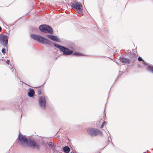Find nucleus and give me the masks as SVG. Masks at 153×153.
Instances as JSON below:
<instances>
[{
	"mask_svg": "<svg viewBox=\"0 0 153 153\" xmlns=\"http://www.w3.org/2000/svg\"><path fill=\"white\" fill-rule=\"evenodd\" d=\"M104 112H105V107L104 108Z\"/></svg>",
	"mask_w": 153,
	"mask_h": 153,
	"instance_id": "5701e85b",
	"label": "nucleus"
},
{
	"mask_svg": "<svg viewBox=\"0 0 153 153\" xmlns=\"http://www.w3.org/2000/svg\"><path fill=\"white\" fill-rule=\"evenodd\" d=\"M31 38L42 44H46L50 45L51 43V41L49 39L35 34H32L31 35Z\"/></svg>",
	"mask_w": 153,
	"mask_h": 153,
	"instance_id": "7ed1b4c3",
	"label": "nucleus"
},
{
	"mask_svg": "<svg viewBox=\"0 0 153 153\" xmlns=\"http://www.w3.org/2000/svg\"><path fill=\"white\" fill-rule=\"evenodd\" d=\"M147 70L148 71L152 72L153 73V66H149L147 67Z\"/></svg>",
	"mask_w": 153,
	"mask_h": 153,
	"instance_id": "ddd939ff",
	"label": "nucleus"
},
{
	"mask_svg": "<svg viewBox=\"0 0 153 153\" xmlns=\"http://www.w3.org/2000/svg\"><path fill=\"white\" fill-rule=\"evenodd\" d=\"M119 59L122 63L128 64L129 63V61L128 59L124 57H120Z\"/></svg>",
	"mask_w": 153,
	"mask_h": 153,
	"instance_id": "9d476101",
	"label": "nucleus"
},
{
	"mask_svg": "<svg viewBox=\"0 0 153 153\" xmlns=\"http://www.w3.org/2000/svg\"><path fill=\"white\" fill-rule=\"evenodd\" d=\"M48 145L51 147H54L56 146V145L52 143L51 142H50L48 143Z\"/></svg>",
	"mask_w": 153,
	"mask_h": 153,
	"instance_id": "4468645a",
	"label": "nucleus"
},
{
	"mask_svg": "<svg viewBox=\"0 0 153 153\" xmlns=\"http://www.w3.org/2000/svg\"><path fill=\"white\" fill-rule=\"evenodd\" d=\"M133 54L135 55H136V54L135 53H134Z\"/></svg>",
	"mask_w": 153,
	"mask_h": 153,
	"instance_id": "b1692460",
	"label": "nucleus"
},
{
	"mask_svg": "<svg viewBox=\"0 0 153 153\" xmlns=\"http://www.w3.org/2000/svg\"><path fill=\"white\" fill-rule=\"evenodd\" d=\"M108 143H110L112 144V142L111 139V138L110 137V138H108Z\"/></svg>",
	"mask_w": 153,
	"mask_h": 153,
	"instance_id": "f3484780",
	"label": "nucleus"
},
{
	"mask_svg": "<svg viewBox=\"0 0 153 153\" xmlns=\"http://www.w3.org/2000/svg\"><path fill=\"white\" fill-rule=\"evenodd\" d=\"M71 7L74 9L81 12L82 11V6L80 2L75 1L71 2Z\"/></svg>",
	"mask_w": 153,
	"mask_h": 153,
	"instance_id": "0eeeda50",
	"label": "nucleus"
},
{
	"mask_svg": "<svg viewBox=\"0 0 153 153\" xmlns=\"http://www.w3.org/2000/svg\"><path fill=\"white\" fill-rule=\"evenodd\" d=\"M47 36L52 40L57 42H59V39L56 36H53L50 34H47Z\"/></svg>",
	"mask_w": 153,
	"mask_h": 153,
	"instance_id": "1a4fd4ad",
	"label": "nucleus"
},
{
	"mask_svg": "<svg viewBox=\"0 0 153 153\" xmlns=\"http://www.w3.org/2000/svg\"><path fill=\"white\" fill-rule=\"evenodd\" d=\"M18 139L21 142L26 143L27 145L35 147L37 149H39L40 146L37 143L30 138H27L25 136H23L20 133L19 134Z\"/></svg>",
	"mask_w": 153,
	"mask_h": 153,
	"instance_id": "f257e3e1",
	"label": "nucleus"
},
{
	"mask_svg": "<svg viewBox=\"0 0 153 153\" xmlns=\"http://www.w3.org/2000/svg\"><path fill=\"white\" fill-rule=\"evenodd\" d=\"M39 29L42 32L52 34L53 30L52 27L49 25L43 24L40 25L39 27Z\"/></svg>",
	"mask_w": 153,
	"mask_h": 153,
	"instance_id": "39448f33",
	"label": "nucleus"
},
{
	"mask_svg": "<svg viewBox=\"0 0 153 153\" xmlns=\"http://www.w3.org/2000/svg\"><path fill=\"white\" fill-rule=\"evenodd\" d=\"M53 45L55 47L58 48L63 53V55H64L69 56L72 55L75 56L81 55V54L79 53L75 52L74 53L73 50H70L65 46H61L56 43H54Z\"/></svg>",
	"mask_w": 153,
	"mask_h": 153,
	"instance_id": "f03ea898",
	"label": "nucleus"
},
{
	"mask_svg": "<svg viewBox=\"0 0 153 153\" xmlns=\"http://www.w3.org/2000/svg\"><path fill=\"white\" fill-rule=\"evenodd\" d=\"M88 134L92 137L99 136L102 137L103 135L102 132L97 129L94 128H88L87 130Z\"/></svg>",
	"mask_w": 153,
	"mask_h": 153,
	"instance_id": "20e7f679",
	"label": "nucleus"
},
{
	"mask_svg": "<svg viewBox=\"0 0 153 153\" xmlns=\"http://www.w3.org/2000/svg\"><path fill=\"white\" fill-rule=\"evenodd\" d=\"M104 115L105 116V113H104Z\"/></svg>",
	"mask_w": 153,
	"mask_h": 153,
	"instance_id": "a878e982",
	"label": "nucleus"
},
{
	"mask_svg": "<svg viewBox=\"0 0 153 153\" xmlns=\"http://www.w3.org/2000/svg\"><path fill=\"white\" fill-rule=\"evenodd\" d=\"M105 124V121H104L101 126V128L102 129L104 125Z\"/></svg>",
	"mask_w": 153,
	"mask_h": 153,
	"instance_id": "a211bd4d",
	"label": "nucleus"
},
{
	"mask_svg": "<svg viewBox=\"0 0 153 153\" xmlns=\"http://www.w3.org/2000/svg\"><path fill=\"white\" fill-rule=\"evenodd\" d=\"M1 52L3 54H5L6 53V50L4 48H3L1 50Z\"/></svg>",
	"mask_w": 153,
	"mask_h": 153,
	"instance_id": "dca6fc26",
	"label": "nucleus"
},
{
	"mask_svg": "<svg viewBox=\"0 0 153 153\" xmlns=\"http://www.w3.org/2000/svg\"><path fill=\"white\" fill-rule=\"evenodd\" d=\"M2 28L0 26V31L1 30Z\"/></svg>",
	"mask_w": 153,
	"mask_h": 153,
	"instance_id": "4be33fe9",
	"label": "nucleus"
},
{
	"mask_svg": "<svg viewBox=\"0 0 153 153\" xmlns=\"http://www.w3.org/2000/svg\"><path fill=\"white\" fill-rule=\"evenodd\" d=\"M119 76H117V79L118 78H119Z\"/></svg>",
	"mask_w": 153,
	"mask_h": 153,
	"instance_id": "393cba45",
	"label": "nucleus"
},
{
	"mask_svg": "<svg viewBox=\"0 0 153 153\" xmlns=\"http://www.w3.org/2000/svg\"><path fill=\"white\" fill-rule=\"evenodd\" d=\"M46 102V99L44 96H42L39 98V103L40 107L42 109L45 108Z\"/></svg>",
	"mask_w": 153,
	"mask_h": 153,
	"instance_id": "6e6552de",
	"label": "nucleus"
},
{
	"mask_svg": "<svg viewBox=\"0 0 153 153\" xmlns=\"http://www.w3.org/2000/svg\"><path fill=\"white\" fill-rule=\"evenodd\" d=\"M63 152L66 153H68L70 152V149L69 147L68 146H65L63 148Z\"/></svg>",
	"mask_w": 153,
	"mask_h": 153,
	"instance_id": "f8f14e48",
	"label": "nucleus"
},
{
	"mask_svg": "<svg viewBox=\"0 0 153 153\" xmlns=\"http://www.w3.org/2000/svg\"><path fill=\"white\" fill-rule=\"evenodd\" d=\"M34 93V90L33 89H30L28 93V95L29 97H33Z\"/></svg>",
	"mask_w": 153,
	"mask_h": 153,
	"instance_id": "9b49d317",
	"label": "nucleus"
},
{
	"mask_svg": "<svg viewBox=\"0 0 153 153\" xmlns=\"http://www.w3.org/2000/svg\"><path fill=\"white\" fill-rule=\"evenodd\" d=\"M138 60L140 61H142V63L144 64L145 65L146 64V63H145L144 61L143 60V59L141 57H138Z\"/></svg>",
	"mask_w": 153,
	"mask_h": 153,
	"instance_id": "2eb2a0df",
	"label": "nucleus"
},
{
	"mask_svg": "<svg viewBox=\"0 0 153 153\" xmlns=\"http://www.w3.org/2000/svg\"><path fill=\"white\" fill-rule=\"evenodd\" d=\"M6 62L8 64H9V62H10V61L9 60L7 59L6 61Z\"/></svg>",
	"mask_w": 153,
	"mask_h": 153,
	"instance_id": "aec40b11",
	"label": "nucleus"
},
{
	"mask_svg": "<svg viewBox=\"0 0 153 153\" xmlns=\"http://www.w3.org/2000/svg\"><path fill=\"white\" fill-rule=\"evenodd\" d=\"M38 93L39 94H41L42 93V91L40 89L38 90Z\"/></svg>",
	"mask_w": 153,
	"mask_h": 153,
	"instance_id": "6ab92c4d",
	"label": "nucleus"
},
{
	"mask_svg": "<svg viewBox=\"0 0 153 153\" xmlns=\"http://www.w3.org/2000/svg\"><path fill=\"white\" fill-rule=\"evenodd\" d=\"M8 37L5 34H0V42L5 47H7Z\"/></svg>",
	"mask_w": 153,
	"mask_h": 153,
	"instance_id": "423d86ee",
	"label": "nucleus"
},
{
	"mask_svg": "<svg viewBox=\"0 0 153 153\" xmlns=\"http://www.w3.org/2000/svg\"><path fill=\"white\" fill-rule=\"evenodd\" d=\"M10 69L13 72V67L12 66V67L10 68Z\"/></svg>",
	"mask_w": 153,
	"mask_h": 153,
	"instance_id": "412c9836",
	"label": "nucleus"
}]
</instances>
